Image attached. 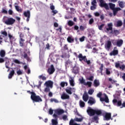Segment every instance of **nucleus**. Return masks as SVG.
Listing matches in <instances>:
<instances>
[{
  "mask_svg": "<svg viewBox=\"0 0 125 125\" xmlns=\"http://www.w3.org/2000/svg\"><path fill=\"white\" fill-rule=\"evenodd\" d=\"M87 113L90 117L97 115L92 118V122H96V124H98V120H99V116H102V110L100 109H93L90 107H88L87 109Z\"/></svg>",
  "mask_w": 125,
  "mask_h": 125,
  "instance_id": "1",
  "label": "nucleus"
},
{
  "mask_svg": "<svg viewBox=\"0 0 125 125\" xmlns=\"http://www.w3.org/2000/svg\"><path fill=\"white\" fill-rule=\"evenodd\" d=\"M74 54L76 57H77L78 58H79V61H80V62H83V61L84 63H86L87 65H91V62L90 61V60H87L86 56H83V54L82 53L79 54L78 56V54L76 52H74Z\"/></svg>",
  "mask_w": 125,
  "mask_h": 125,
  "instance_id": "2",
  "label": "nucleus"
},
{
  "mask_svg": "<svg viewBox=\"0 0 125 125\" xmlns=\"http://www.w3.org/2000/svg\"><path fill=\"white\" fill-rule=\"evenodd\" d=\"M31 99L32 100L33 102H42V100L40 96H38L36 93L32 95V96L31 97Z\"/></svg>",
  "mask_w": 125,
  "mask_h": 125,
  "instance_id": "3",
  "label": "nucleus"
},
{
  "mask_svg": "<svg viewBox=\"0 0 125 125\" xmlns=\"http://www.w3.org/2000/svg\"><path fill=\"white\" fill-rule=\"evenodd\" d=\"M3 22L6 25H13L16 22V20L13 18H8L7 20L3 21Z\"/></svg>",
  "mask_w": 125,
  "mask_h": 125,
  "instance_id": "4",
  "label": "nucleus"
},
{
  "mask_svg": "<svg viewBox=\"0 0 125 125\" xmlns=\"http://www.w3.org/2000/svg\"><path fill=\"white\" fill-rule=\"evenodd\" d=\"M79 82L81 84H83L84 85H88V87H91L92 83L91 82H85V80H84L83 77L82 79H79Z\"/></svg>",
  "mask_w": 125,
  "mask_h": 125,
  "instance_id": "5",
  "label": "nucleus"
},
{
  "mask_svg": "<svg viewBox=\"0 0 125 125\" xmlns=\"http://www.w3.org/2000/svg\"><path fill=\"white\" fill-rule=\"evenodd\" d=\"M107 27L108 28H106V30H104L105 33H108L109 31H111L110 32V34H114V31H113V23L110 22L107 24Z\"/></svg>",
  "mask_w": 125,
  "mask_h": 125,
  "instance_id": "6",
  "label": "nucleus"
},
{
  "mask_svg": "<svg viewBox=\"0 0 125 125\" xmlns=\"http://www.w3.org/2000/svg\"><path fill=\"white\" fill-rule=\"evenodd\" d=\"M101 7H104L106 10H109V5L106 3H104V0H99Z\"/></svg>",
  "mask_w": 125,
  "mask_h": 125,
  "instance_id": "7",
  "label": "nucleus"
},
{
  "mask_svg": "<svg viewBox=\"0 0 125 125\" xmlns=\"http://www.w3.org/2000/svg\"><path fill=\"white\" fill-rule=\"evenodd\" d=\"M65 91L66 93H67L68 94H69L70 95H71V94H72V90L74 91V92H75V91H76V89L75 88H72L71 87H66V88L65 89Z\"/></svg>",
  "mask_w": 125,
  "mask_h": 125,
  "instance_id": "8",
  "label": "nucleus"
},
{
  "mask_svg": "<svg viewBox=\"0 0 125 125\" xmlns=\"http://www.w3.org/2000/svg\"><path fill=\"white\" fill-rule=\"evenodd\" d=\"M104 120L105 121H110V120L113 121V118L111 117V113H105Z\"/></svg>",
  "mask_w": 125,
  "mask_h": 125,
  "instance_id": "9",
  "label": "nucleus"
},
{
  "mask_svg": "<svg viewBox=\"0 0 125 125\" xmlns=\"http://www.w3.org/2000/svg\"><path fill=\"white\" fill-rule=\"evenodd\" d=\"M45 84L46 87H50L52 88L53 87V82L49 80L45 83Z\"/></svg>",
  "mask_w": 125,
  "mask_h": 125,
  "instance_id": "10",
  "label": "nucleus"
},
{
  "mask_svg": "<svg viewBox=\"0 0 125 125\" xmlns=\"http://www.w3.org/2000/svg\"><path fill=\"white\" fill-rule=\"evenodd\" d=\"M95 103H96L95 99L93 98V97H90L88 101V104H89V105L91 106L93 105V104H95Z\"/></svg>",
  "mask_w": 125,
  "mask_h": 125,
  "instance_id": "11",
  "label": "nucleus"
},
{
  "mask_svg": "<svg viewBox=\"0 0 125 125\" xmlns=\"http://www.w3.org/2000/svg\"><path fill=\"white\" fill-rule=\"evenodd\" d=\"M54 72H55V69L54 68V66H53V64H52L51 65V67L48 68L47 72L49 74V75H52Z\"/></svg>",
  "mask_w": 125,
  "mask_h": 125,
  "instance_id": "12",
  "label": "nucleus"
},
{
  "mask_svg": "<svg viewBox=\"0 0 125 125\" xmlns=\"http://www.w3.org/2000/svg\"><path fill=\"white\" fill-rule=\"evenodd\" d=\"M115 49H117V47H115L114 48V50L113 51H112L110 53V56H116V55H118V54H119V51L118 50H115Z\"/></svg>",
  "mask_w": 125,
  "mask_h": 125,
  "instance_id": "13",
  "label": "nucleus"
},
{
  "mask_svg": "<svg viewBox=\"0 0 125 125\" xmlns=\"http://www.w3.org/2000/svg\"><path fill=\"white\" fill-rule=\"evenodd\" d=\"M79 71H80V68L77 66V65H75L73 68L72 73H74L75 75H77L79 74Z\"/></svg>",
  "mask_w": 125,
  "mask_h": 125,
  "instance_id": "14",
  "label": "nucleus"
},
{
  "mask_svg": "<svg viewBox=\"0 0 125 125\" xmlns=\"http://www.w3.org/2000/svg\"><path fill=\"white\" fill-rule=\"evenodd\" d=\"M113 103L114 104H117L116 106H117L118 107H120L122 105V101L121 100L118 101L117 99H114L113 100Z\"/></svg>",
  "mask_w": 125,
  "mask_h": 125,
  "instance_id": "15",
  "label": "nucleus"
},
{
  "mask_svg": "<svg viewBox=\"0 0 125 125\" xmlns=\"http://www.w3.org/2000/svg\"><path fill=\"white\" fill-rule=\"evenodd\" d=\"M61 99H62V100L70 99V96L65 93H63L61 96Z\"/></svg>",
  "mask_w": 125,
  "mask_h": 125,
  "instance_id": "16",
  "label": "nucleus"
},
{
  "mask_svg": "<svg viewBox=\"0 0 125 125\" xmlns=\"http://www.w3.org/2000/svg\"><path fill=\"white\" fill-rule=\"evenodd\" d=\"M112 45V42L110 41H107L105 44V48L106 49H110Z\"/></svg>",
  "mask_w": 125,
  "mask_h": 125,
  "instance_id": "17",
  "label": "nucleus"
},
{
  "mask_svg": "<svg viewBox=\"0 0 125 125\" xmlns=\"http://www.w3.org/2000/svg\"><path fill=\"white\" fill-rule=\"evenodd\" d=\"M88 95L87 94V93L85 92L83 96V99L84 102H87V100H88Z\"/></svg>",
  "mask_w": 125,
  "mask_h": 125,
  "instance_id": "18",
  "label": "nucleus"
},
{
  "mask_svg": "<svg viewBox=\"0 0 125 125\" xmlns=\"http://www.w3.org/2000/svg\"><path fill=\"white\" fill-rule=\"evenodd\" d=\"M112 10L114 16H116V15H117V13H118V11H120V10H121V9L120 7H117L114 8V9Z\"/></svg>",
  "mask_w": 125,
  "mask_h": 125,
  "instance_id": "19",
  "label": "nucleus"
},
{
  "mask_svg": "<svg viewBox=\"0 0 125 125\" xmlns=\"http://www.w3.org/2000/svg\"><path fill=\"white\" fill-rule=\"evenodd\" d=\"M56 114L57 115H62V114L64 113V110L63 109H57L55 111Z\"/></svg>",
  "mask_w": 125,
  "mask_h": 125,
  "instance_id": "20",
  "label": "nucleus"
},
{
  "mask_svg": "<svg viewBox=\"0 0 125 125\" xmlns=\"http://www.w3.org/2000/svg\"><path fill=\"white\" fill-rule=\"evenodd\" d=\"M94 86L95 87H97L98 86H99L100 85V83H99V81L97 80H95L94 81V84H93Z\"/></svg>",
  "mask_w": 125,
  "mask_h": 125,
  "instance_id": "21",
  "label": "nucleus"
},
{
  "mask_svg": "<svg viewBox=\"0 0 125 125\" xmlns=\"http://www.w3.org/2000/svg\"><path fill=\"white\" fill-rule=\"evenodd\" d=\"M67 41L68 42H69V43H72L74 42L75 39H74V38H73L72 37L69 36L67 38Z\"/></svg>",
  "mask_w": 125,
  "mask_h": 125,
  "instance_id": "22",
  "label": "nucleus"
},
{
  "mask_svg": "<svg viewBox=\"0 0 125 125\" xmlns=\"http://www.w3.org/2000/svg\"><path fill=\"white\" fill-rule=\"evenodd\" d=\"M23 15H24L25 17H31V12H30V10H27V11H25L24 12Z\"/></svg>",
  "mask_w": 125,
  "mask_h": 125,
  "instance_id": "23",
  "label": "nucleus"
},
{
  "mask_svg": "<svg viewBox=\"0 0 125 125\" xmlns=\"http://www.w3.org/2000/svg\"><path fill=\"white\" fill-rule=\"evenodd\" d=\"M14 74H15V71L14 70L11 71L8 75V79H12V77L14 76Z\"/></svg>",
  "mask_w": 125,
  "mask_h": 125,
  "instance_id": "24",
  "label": "nucleus"
},
{
  "mask_svg": "<svg viewBox=\"0 0 125 125\" xmlns=\"http://www.w3.org/2000/svg\"><path fill=\"white\" fill-rule=\"evenodd\" d=\"M69 83L71 86H75V81H74V79L72 77H70V79L69 80Z\"/></svg>",
  "mask_w": 125,
  "mask_h": 125,
  "instance_id": "25",
  "label": "nucleus"
},
{
  "mask_svg": "<svg viewBox=\"0 0 125 125\" xmlns=\"http://www.w3.org/2000/svg\"><path fill=\"white\" fill-rule=\"evenodd\" d=\"M0 56L2 58L5 57V51H4V50H1L0 51Z\"/></svg>",
  "mask_w": 125,
  "mask_h": 125,
  "instance_id": "26",
  "label": "nucleus"
},
{
  "mask_svg": "<svg viewBox=\"0 0 125 125\" xmlns=\"http://www.w3.org/2000/svg\"><path fill=\"white\" fill-rule=\"evenodd\" d=\"M124 42V41L123 40H120L118 41L117 42V46H119V47L122 46L123 45V43Z\"/></svg>",
  "mask_w": 125,
  "mask_h": 125,
  "instance_id": "27",
  "label": "nucleus"
},
{
  "mask_svg": "<svg viewBox=\"0 0 125 125\" xmlns=\"http://www.w3.org/2000/svg\"><path fill=\"white\" fill-rule=\"evenodd\" d=\"M69 125H81L75 123V120L73 119H71L69 121Z\"/></svg>",
  "mask_w": 125,
  "mask_h": 125,
  "instance_id": "28",
  "label": "nucleus"
},
{
  "mask_svg": "<svg viewBox=\"0 0 125 125\" xmlns=\"http://www.w3.org/2000/svg\"><path fill=\"white\" fill-rule=\"evenodd\" d=\"M108 4L109 5V8H110L111 10H113L115 8V7H116V4H113V3H109Z\"/></svg>",
  "mask_w": 125,
  "mask_h": 125,
  "instance_id": "29",
  "label": "nucleus"
},
{
  "mask_svg": "<svg viewBox=\"0 0 125 125\" xmlns=\"http://www.w3.org/2000/svg\"><path fill=\"white\" fill-rule=\"evenodd\" d=\"M67 25L68 26H69V27H72V26H74L75 25V22L72 21H69L67 22Z\"/></svg>",
  "mask_w": 125,
  "mask_h": 125,
  "instance_id": "30",
  "label": "nucleus"
},
{
  "mask_svg": "<svg viewBox=\"0 0 125 125\" xmlns=\"http://www.w3.org/2000/svg\"><path fill=\"white\" fill-rule=\"evenodd\" d=\"M83 118H78V117H76L74 119V120L75 122H83Z\"/></svg>",
  "mask_w": 125,
  "mask_h": 125,
  "instance_id": "31",
  "label": "nucleus"
},
{
  "mask_svg": "<svg viewBox=\"0 0 125 125\" xmlns=\"http://www.w3.org/2000/svg\"><path fill=\"white\" fill-rule=\"evenodd\" d=\"M52 125H58V121L56 119H52Z\"/></svg>",
  "mask_w": 125,
  "mask_h": 125,
  "instance_id": "32",
  "label": "nucleus"
},
{
  "mask_svg": "<svg viewBox=\"0 0 125 125\" xmlns=\"http://www.w3.org/2000/svg\"><path fill=\"white\" fill-rule=\"evenodd\" d=\"M80 103V107H84V106H85V104L84 103V102L82 100H80L79 102Z\"/></svg>",
  "mask_w": 125,
  "mask_h": 125,
  "instance_id": "33",
  "label": "nucleus"
},
{
  "mask_svg": "<svg viewBox=\"0 0 125 125\" xmlns=\"http://www.w3.org/2000/svg\"><path fill=\"white\" fill-rule=\"evenodd\" d=\"M15 7L16 10H17V11H18V12H21V13L22 12V10L21 8H20V7H19V6H15Z\"/></svg>",
  "mask_w": 125,
  "mask_h": 125,
  "instance_id": "34",
  "label": "nucleus"
},
{
  "mask_svg": "<svg viewBox=\"0 0 125 125\" xmlns=\"http://www.w3.org/2000/svg\"><path fill=\"white\" fill-rule=\"evenodd\" d=\"M123 26V22L121 21H118L117 22V27H121Z\"/></svg>",
  "mask_w": 125,
  "mask_h": 125,
  "instance_id": "35",
  "label": "nucleus"
},
{
  "mask_svg": "<svg viewBox=\"0 0 125 125\" xmlns=\"http://www.w3.org/2000/svg\"><path fill=\"white\" fill-rule=\"evenodd\" d=\"M8 37H9L10 40H11V43H12V42H13V40H14V37H13L10 34H8Z\"/></svg>",
  "mask_w": 125,
  "mask_h": 125,
  "instance_id": "36",
  "label": "nucleus"
},
{
  "mask_svg": "<svg viewBox=\"0 0 125 125\" xmlns=\"http://www.w3.org/2000/svg\"><path fill=\"white\" fill-rule=\"evenodd\" d=\"M108 81L109 82H110L112 84H114V83H116L117 82V81L116 80H113V79L112 78H109Z\"/></svg>",
  "mask_w": 125,
  "mask_h": 125,
  "instance_id": "37",
  "label": "nucleus"
},
{
  "mask_svg": "<svg viewBox=\"0 0 125 125\" xmlns=\"http://www.w3.org/2000/svg\"><path fill=\"white\" fill-rule=\"evenodd\" d=\"M97 7V5H92L90 7V10H93V11L95 10V9H96Z\"/></svg>",
  "mask_w": 125,
  "mask_h": 125,
  "instance_id": "38",
  "label": "nucleus"
},
{
  "mask_svg": "<svg viewBox=\"0 0 125 125\" xmlns=\"http://www.w3.org/2000/svg\"><path fill=\"white\" fill-rule=\"evenodd\" d=\"M104 26H105V24L103 23L101 25H98V29L100 31H102V29L104 27Z\"/></svg>",
  "mask_w": 125,
  "mask_h": 125,
  "instance_id": "39",
  "label": "nucleus"
},
{
  "mask_svg": "<svg viewBox=\"0 0 125 125\" xmlns=\"http://www.w3.org/2000/svg\"><path fill=\"white\" fill-rule=\"evenodd\" d=\"M118 2H119V6L121 8H124L125 7V5H124V2L123 1H119Z\"/></svg>",
  "mask_w": 125,
  "mask_h": 125,
  "instance_id": "40",
  "label": "nucleus"
},
{
  "mask_svg": "<svg viewBox=\"0 0 125 125\" xmlns=\"http://www.w3.org/2000/svg\"><path fill=\"white\" fill-rule=\"evenodd\" d=\"M94 92V90L92 89H90L88 90V94H89L90 95H92V94H93V93Z\"/></svg>",
  "mask_w": 125,
  "mask_h": 125,
  "instance_id": "41",
  "label": "nucleus"
},
{
  "mask_svg": "<svg viewBox=\"0 0 125 125\" xmlns=\"http://www.w3.org/2000/svg\"><path fill=\"white\" fill-rule=\"evenodd\" d=\"M23 57L25 58V59H26L27 61H29L30 60V58L28 56V55L26 53H24L23 55Z\"/></svg>",
  "mask_w": 125,
  "mask_h": 125,
  "instance_id": "42",
  "label": "nucleus"
},
{
  "mask_svg": "<svg viewBox=\"0 0 125 125\" xmlns=\"http://www.w3.org/2000/svg\"><path fill=\"white\" fill-rule=\"evenodd\" d=\"M104 96V102H106V103H109V98H108V96H107V95L106 94H105Z\"/></svg>",
  "mask_w": 125,
  "mask_h": 125,
  "instance_id": "43",
  "label": "nucleus"
},
{
  "mask_svg": "<svg viewBox=\"0 0 125 125\" xmlns=\"http://www.w3.org/2000/svg\"><path fill=\"white\" fill-rule=\"evenodd\" d=\"M50 102H55V103H59V101H58L56 99H51Z\"/></svg>",
  "mask_w": 125,
  "mask_h": 125,
  "instance_id": "44",
  "label": "nucleus"
},
{
  "mask_svg": "<svg viewBox=\"0 0 125 125\" xmlns=\"http://www.w3.org/2000/svg\"><path fill=\"white\" fill-rule=\"evenodd\" d=\"M63 50H66L68 52H69V48L68 47V45H67V44H65L63 46Z\"/></svg>",
  "mask_w": 125,
  "mask_h": 125,
  "instance_id": "45",
  "label": "nucleus"
},
{
  "mask_svg": "<svg viewBox=\"0 0 125 125\" xmlns=\"http://www.w3.org/2000/svg\"><path fill=\"white\" fill-rule=\"evenodd\" d=\"M0 34H1V35H3V36H4L5 37H7V32H6V31H1Z\"/></svg>",
  "mask_w": 125,
  "mask_h": 125,
  "instance_id": "46",
  "label": "nucleus"
},
{
  "mask_svg": "<svg viewBox=\"0 0 125 125\" xmlns=\"http://www.w3.org/2000/svg\"><path fill=\"white\" fill-rule=\"evenodd\" d=\"M93 23H94V20L93 18L90 19L89 21V25H92Z\"/></svg>",
  "mask_w": 125,
  "mask_h": 125,
  "instance_id": "47",
  "label": "nucleus"
},
{
  "mask_svg": "<svg viewBox=\"0 0 125 125\" xmlns=\"http://www.w3.org/2000/svg\"><path fill=\"white\" fill-rule=\"evenodd\" d=\"M39 79H42V81H45V80H46V77L43 76L42 75H40L39 76Z\"/></svg>",
  "mask_w": 125,
  "mask_h": 125,
  "instance_id": "48",
  "label": "nucleus"
},
{
  "mask_svg": "<svg viewBox=\"0 0 125 125\" xmlns=\"http://www.w3.org/2000/svg\"><path fill=\"white\" fill-rule=\"evenodd\" d=\"M113 34H114L115 36H117L119 34H120V32H119V30H115L113 31Z\"/></svg>",
  "mask_w": 125,
  "mask_h": 125,
  "instance_id": "49",
  "label": "nucleus"
},
{
  "mask_svg": "<svg viewBox=\"0 0 125 125\" xmlns=\"http://www.w3.org/2000/svg\"><path fill=\"white\" fill-rule=\"evenodd\" d=\"M9 61L8 62H6L5 65V67L6 68V69H9Z\"/></svg>",
  "mask_w": 125,
  "mask_h": 125,
  "instance_id": "50",
  "label": "nucleus"
},
{
  "mask_svg": "<svg viewBox=\"0 0 125 125\" xmlns=\"http://www.w3.org/2000/svg\"><path fill=\"white\" fill-rule=\"evenodd\" d=\"M62 120L64 121H68V116L66 115H64L62 116Z\"/></svg>",
  "mask_w": 125,
  "mask_h": 125,
  "instance_id": "51",
  "label": "nucleus"
},
{
  "mask_svg": "<svg viewBox=\"0 0 125 125\" xmlns=\"http://www.w3.org/2000/svg\"><path fill=\"white\" fill-rule=\"evenodd\" d=\"M17 74L18 76H20V75H22V74H23V72H22V71H21V70L19 69L17 71Z\"/></svg>",
  "mask_w": 125,
  "mask_h": 125,
  "instance_id": "52",
  "label": "nucleus"
},
{
  "mask_svg": "<svg viewBox=\"0 0 125 125\" xmlns=\"http://www.w3.org/2000/svg\"><path fill=\"white\" fill-rule=\"evenodd\" d=\"M65 84H66V82H62L60 83V85L62 86V87H64Z\"/></svg>",
  "mask_w": 125,
  "mask_h": 125,
  "instance_id": "53",
  "label": "nucleus"
},
{
  "mask_svg": "<svg viewBox=\"0 0 125 125\" xmlns=\"http://www.w3.org/2000/svg\"><path fill=\"white\" fill-rule=\"evenodd\" d=\"M94 15L96 17H99V16H100V13L98 12L94 13Z\"/></svg>",
  "mask_w": 125,
  "mask_h": 125,
  "instance_id": "54",
  "label": "nucleus"
},
{
  "mask_svg": "<svg viewBox=\"0 0 125 125\" xmlns=\"http://www.w3.org/2000/svg\"><path fill=\"white\" fill-rule=\"evenodd\" d=\"M50 91V89L49 88V87H46L44 89V92H49Z\"/></svg>",
  "mask_w": 125,
  "mask_h": 125,
  "instance_id": "55",
  "label": "nucleus"
},
{
  "mask_svg": "<svg viewBox=\"0 0 125 125\" xmlns=\"http://www.w3.org/2000/svg\"><path fill=\"white\" fill-rule=\"evenodd\" d=\"M27 92L28 93H29L30 94H31V97H32V96L34 94H35L36 93H35L34 92H31V91H30V90L27 91Z\"/></svg>",
  "mask_w": 125,
  "mask_h": 125,
  "instance_id": "56",
  "label": "nucleus"
},
{
  "mask_svg": "<svg viewBox=\"0 0 125 125\" xmlns=\"http://www.w3.org/2000/svg\"><path fill=\"white\" fill-rule=\"evenodd\" d=\"M79 26L78 25H75L74 26V30L75 31H77L78 32H80V30H79Z\"/></svg>",
  "mask_w": 125,
  "mask_h": 125,
  "instance_id": "57",
  "label": "nucleus"
},
{
  "mask_svg": "<svg viewBox=\"0 0 125 125\" xmlns=\"http://www.w3.org/2000/svg\"><path fill=\"white\" fill-rule=\"evenodd\" d=\"M96 3H97V2H96V0H93L91 2V5H96Z\"/></svg>",
  "mask_w": 125,
  "mask_h": 125,
  "instance_id": "58",
  "label": "nucleus"
},
{
  "mask_svg": "<svg viewBox=\"0 0 125 125\" xmlns=\"http://www.w3.org/2000/svg\"><path fill=\"white\" fill-rule=\"evenodd\" d=\"M105 73L107 75H110L111 74V71L108 69V68L106 69Z\"/></svg>",
  "mask_w": 125,
  "mask_h": 125,
  "instance_id": "59",
  "label": "nucleus"
},
{
  "mask_svg": "<svg viewBox=\"0 0 125 125\" xmlns=\"http://www.w3.org/2000/svg\"><path fill=\"white\" fill-rule=\"evenodd\" d=\"M120 69H121V70H125V64H122L121 66H120Z\"/></svg>",
  "mask_w": 125,
  "mask_h": 125,
  "instance_id": "60",
  "label": "nucleus"
},
{
  "mask_svg": "<svg viewBox=\"0 0 125 125\" xmlns=\"http://www.w3.org/2000/svg\"><path fill=\"white\" fill-rule=\"evenodd\" d=\"M103 67H104L103 64H101V66L99 68V69L101 71V73H102V71H103Z\"/></svg>",
  "mask_w": 125,
  "mask_h": 125,
  "instance_id": "61",
  "label": "nucleus"
},
{
  "mask_svg": "<svg viewBox=\"0 0 125 125\" xmlns=\"http://www.w3.org/2000/svg\"><path fill=\"white\" fill-rule=\"evenodd\" d=\"M79 28H80V31H84V29H85L84 28V27H83V25H81L79 27Z\"/></svg>",
  "mask_w": 125,
  "mask_h": 125,
  "instance_id": "62",
  "label": "nucleus"
},
{
  "mask_svg": "<svg viewBox=\"0 0 125 125\" xmlns=\"http://www.w3.org/2000/svg\"><path fill=\"white\" fill-rule=\"evenodd\" d=\"M49 114L50 115H52L53 114V110L50 108L49 110Z\"/></svg>",
  "mask_w": 125,
  "mask_h": 125,
  "instance_id": "63",
  "label": "nucleus"
},
{
  "mask_svg": "<svg viewBox=\"0 0 125 125\" xmlns=\"http://www.w3.org/2000/svg\"><path fill=\"white\" fill-rule=\"evenodd\" d=\"M14 63H16V64H20V61L18 60H15L14 61Z\"/></svg>",
  "mask_w": 125,
  "mask_h": 125,
  "instance_id": "64",
  "label": "nucleus"
}]
</instances>
